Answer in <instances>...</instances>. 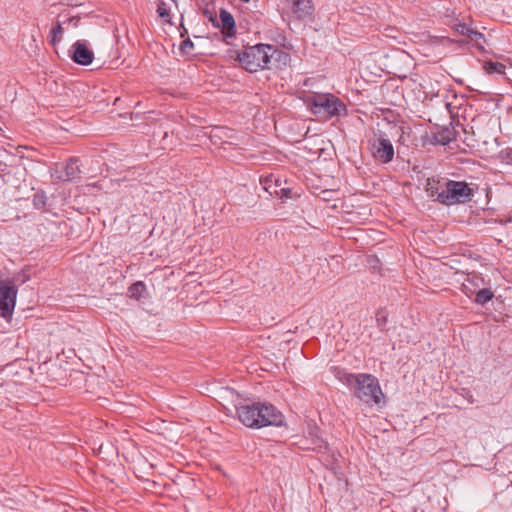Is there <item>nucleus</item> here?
I'll return each mask as SVG.
<instances>
[{
    "label": "nucleus",
    "mask_w": 512,
    "mask_h": 512,
    "mask_svg": "<svg viewBox=\"0 0 512 512\" xmlns=\"http://www.w3.org/2000/svg\"><path fill=\"white\" fill-rule=\"evenodd\" d=\"M455 30L461 35L469 36L472 40H476L477 37H482L478 32L473 31L465 23H458L455 25Z\"/></svg>",
    "instance_id": "nucleus-15"
},
{
    "label": "nucleus",
    "mask_w": 512,
    "mask_h": 512,
    "mask_svg": "<svg viewBox=\"0 0 512 512\" xmlns=\"http://www.w3.org/2000/svg\"><path fill=\"white\" fill-rule=\"evenodd\" d=\"M342 381L353 386L356 397L368 405L380 404L384 397L378 379L370 374H345Z\"/></svg>",
    "instance_id": "nucleus-2"
},
{
    "label": "nucleus",
    "mask_w": 512,
    "mask_h": 512,
    "mask_svg": "<svg viewBox=\"0 0 512 512\" xmlns=\"http://www.w3.org/2000/svg\"><path fill=\"white\" fill-rule=\"evenodd\" d=\"M433 139L436 144L447 145L454 140V131L449 127L442 128L434 134Z\"/></svg>",
    "instance_id": "nucleus-13"
},
{
    "label": "nucleus",
    "mask_w": 512,
    "mask_h": 512,
    "mask_svg": "<svg viewBox=\"0 0 512 512\" xmlns=\"http://www.w3.org/2000/svg\"><path fill=\"white\" fill-rule=\"evenodd\" d=\"M145 288L146 287L143 282H141V281L135 282L128 289L129 296L131 298L138 300L141 297V295L143 294V292L145 291Z\"/></svg>",
    "instance_id": "nucleus-16"
},
{
    "label": "nucleus",
    "mask_w": 512,
    "mask_h": 512,
    "mask_svg": "<svg viewBox=\"0 0 512 512\" xmlns=\"http://www.w3.org/2000/svg\"><path fill=\"white\" fill-rule=\"evenodd\" d=\"M280 53L274 46L257 44L247 47L238 54L240 64L249 72L269 68V63L275 54Z\"/></svg>",
    "instance_id": "nucleus-3"
},
{
    "label": "nucleus",
    "mask_w": 512,
    "mask_h": 512,
    "mask_svg": "<svg viewBox=\"0 0 512 512\" xmlns=\"http://www.w3.org/2000/svg\"><path fill=\"white\" fill-rule=\"evenodd\" d=\"M194 44L190 39L184 40L180 45V51L183 54H189L191 50L193 49Z\"/></svg>",
    "instance_id": "nucleus-18"
},
{
    "label": "nucleus",
    "mask_w": 512,
    "mask_h": 512,
    "mask_svg": "<svg viewBox=\"0 0 512 512\" xmlns=\"http://www.w3.org/2000/svg\"><path fill=\"white\" fill-rule=\"evenodd\" d=\"M220 22L222 28L227 31L228 36H232L233 34H235V20L230 12L221 9Z\"/></svg>",
    "instance_id": "nucleus-12"
},
{
    "label": "nucleus",
    "mask_w": 512,
    "mask_h": 512,
    "mask_svg": "<svg viewBox=\"0 0 512 512\" xmlns=\"http://www.w3.org/2000/svg\"><path fill=\"white\" fill-rule=\"evenodd\" d=\"M79 19L76 17H70L62 22H57V24L50 30V42L52 45H56L61 42L63 38V33L65 29H68L70 26L77 27Z\"/></svg>",
    "instance_id": "nucleus-10"
},
{
    "label": "nucleus",
    "mask_w": 512,
    "mask_h": 512,
    "mask_svg": "<svg viewBox=\"0 0 512 512\" xmlns=\"http://www.w3.org/2000/svg\"><path fill=\"white\" fill-rule=\"evenodd\" d=\"M46 198H45V195L43 193H36L34 195V199H33V202H34V205L36 208H41L43 206H45V203H46Z\"/></svg>",
    "instance_id": "nucleus-20"
},
{
    "label": "nucleus",
    "mask_w": 512,
    "mask_h": 512,
    "mask_svg": "<svg viewBox=\"0 0 512 512\" xmlns=\"http://www.w3.org/2000/svg\"><path fill=\"white\" fill-rule=\"evenodd\" d=\"M372 154L375 159L382 163H389L394 157V148L389 139L382 135L374 139L372 143Z\"/></svg>",
    "instance_id": "nucleus-7"
},
{
    "label": "nucleus",
    "mask_w": 512,
    "mask_h": 512,
    "mask_svg": "<svg viewBox=\"0 0 512 512\" xmlns=\"http://www.w3.org/2000/svg\"><path fill=\"white\" fill-rule=\"evenodd\" d=\"M17 297V288L11 279H0V315L11 316Z\"/></svg>",
    "instance_id": "nucleus-6"
},
{
    "label": "nucleus",
    "mask_w": 512,
    "mask_h": 512,
    "mask_svg": "<svg viewBox=\"0 0 512 512\" xmlns=\"http://www.w3.org/2000/svg\"><path fill=\"white\" fill-rule=\"evenodd\" d=\"M296 19L304 20L313 14L314 6L311 0H287Z\"/></svg>",
    "instance_id": "nucleus-9"
},
{
    "label": "nucleus",
    "mask_w": 512,
    "mask_h": 512,
    "mask_svg": "<svg viewBox=\"0 0 512 512\" xmlns=\"http://www.w3.org/2000/svg\"><path fill=\"white\" fill-rule=\"evenodd\" d=\"M308 103L314 114L325 117L341 116L346 113V105L333 94H315Z\"/></svg>",
    "instance_id": "nucleus-4"
},
{
    "label": "nucleus",
    "mask_w": 512,
    "mask_h": 512,
    "mask_svg": "<svg viewBox=\"0 0 512 512\" xmlns=\"http://www.w3.org/2000/svg\"><path fill=\"white\" fill-rule=\"evenodd\" d=\"M72 60L82 66H87L92 63L94 59L93 51L88 47L87 43L83 40L76 41L69 50Z\"/></svg>",
    "instance_id": "nucleus-8"
},
{
    "label": "nucleus",
    "mask_w": 512,
    "mask_h": 512,
    "mask_svg": "<svg viewBox=\"0 0 512 512\" xmlns=\"http://www.w3.org/2000/svg\"><path fill=\"white\" fill-rule=\"evenodd\" d=\"M238 419L249 428L259 429L266 426H280L284 417L273 405L253 404L236 408Z\"/></svg>",
    "instance_id": "nucleus-1"
},
{
    "label": "nucleus",
    "mask_w": 512,
    "mask_h": 512,
    "mask_svg": "<svg viewBox=\"0 0 512 512\" xmlns=\"http://www.w3.org/2000/svg\"><path fill=\"white\" fill-rule=\"evenodd\" d=\"M493 298V293L489 289H481L477 292L475 301L478 304H485Z\"/></svg>",
    "instance_id": "nucleus-17"
},
{
    "label": "nucleus",
    "mask_w": 512,
    "mask_h": 512,
    "mask_svg": "<svg viewBox=\"0 0 512 512\" xmlns=\"http://www.w3.org/2000/svg\"><path fill=\"white\" fill-rule=\"evenodd\" d=\"M485 72L487 74H499V75H502L505 73V65L500 63V62H492V61H488V62H485L484 63V66H483Z\"/></svg>",
    "instance_id": "nucleus-14"
},
{
    "label": "nucleus",
    "mask_w": 512,
    "mask_h": 512,
    "mask_svg": "<svg viewBox=\"0 0 512 512\" xmlns=\"http://www.w3.org/2000/svg\"><path fill=\"white\" fill-rule=\"evenodd\" d=\"M80 173L78 159H70L63 167V174L59 176L62 181H72Z\"/></svg>",
    "instance_id": "nucleus-11"
},
{
    "label": "nucleus",
    "mask_w": 512,
    "mask_h": 512,
    "mask_svg": "<svg viewBox=\"0 0 512 512\" xmlns=\"http://www.w3.org/2000/svg\"><path fill=\"white\" fill-rule=\"evenodd\" d=\"M157 13L159 17L166 19L169 22V10L165 7V3L162 1L157 7Z\"/></svg>",
    "instance_id": "nucleus-19"
},
{
    "label": "nucleus",
    "mask_w": 512,
    "mask_h": 512,
    "mask_svg": "<svg viewBox=\"0 0 512 512\" xmlns=\"http://www.w3.org/2000/svg\"><path fill=\"white\" fill-rule=\"evenodd\" d=\"M472 196V189L465 182L448 181L437 194V201L444 205L465 203Z\"/></svg>",
    "instance_id": "nucleus-5"
}]
</instances>
